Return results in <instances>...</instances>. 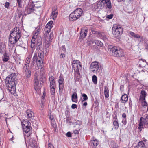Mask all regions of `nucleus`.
<instances>
[{"label": "nucleus", "mask_w": 148, "mask_h": 148, "mask_svg": "<svg viewBox=\"0 0 148 148\" xmlns=\"http://www.w3.org/2000/svg\"><path fill=\"white\" fill-rule=\"evenodd\" d=\"M122 123L124 125H126L127 124L126 118H123L122 119Z\"/></svg>", "instance_id": "603ef678"}, {"label": "nucleus", "mask_w": 148, "mask_h": 148, "mask_svg": "<svg viewBox=\"0 0 148 148\" xmlns=\"http://www.w3.org/2000/svg\"><path fill=\"white\" fill-rule=\"evenodd\" d=\"M79 61L78 60H75L73 61V62L72 63L73 65H74V64H77L80 63Z\"/></svg>", "instance_id": "5fc2aeb1"}, {"label": "nucleus", "mask_w": 148, "mask_h": 148, "mask_svg": "<svg viewBox=\"0 0 148 148\" xmlns=\"http://www.w3.org/2000/svg\"><path fill=\"white\" fill-rule=\"evenodd\" d=\"M51 42H48L47 41H44V45L46 47L48 48L50 45Z\"/></svg>", "instance_id": "a18cd8bd"}, {"label": "nucleus", "mask_w": 148, "mask_h": 148, "mask_svg": "<svg viewBox=\"0 0 148 148\" xmlns=\"http://www.w3.org/2000/svg\"><path fill=\"white\" fill-rule=\"evenodd\" d=\"M30 146L32 148H36L37 144L36 141L35 140H32L30 143Z\"/></svg>", "instance_id": "7c9ffc66"}, {"label": "nucleus", "mask_w": 148, "mask_h": 148, "mask_svg": "<svg viewBox=\"0 0 148 148\" xmlns=\"http://www.w3.org/2000/svg\"><path fill=\"white\" fill-rule=\"evenodd\" d=\"M48 36L52 40V39L53 38V33H50L49 35V36Z\"/></svg>", "instance_id": "4d7b16f0"}, {"label": "nucleus", "mask_w": 148, "mask_h": 148, "mask_svg": "<svg viewBox=\"0 0 148 148\" xmlns=\"http://www.w3.org/2000/svg\"><path fill=\"white\" fill-rule=\"evenodd\" d=\"M30 60V59L28 57L27 58L25 61V65L26 66H29Z\"/></svg>", "instance_id": "e433bc0d"}, {"label": "nucleus", "mask_w": 148, "mask_h": 148, "mask_svg": "<svg viewBox=\"0 0 148 148\" xmlns=\"http://www.w3.org/2000/svg\"><path fill=\"white\" fill-rule=\"evenodd\" d=\"M98 33V36H99L101 39H102L104 41H106L108 40V36H107L104 34V33L102 32H99Z\"/></svg>", "instance_id": "ddd939ff"}, {"label": "nucleus", "mask_w": 148, "mask_h": 148, "mask_svg": "<svg viewBox=\"0 0 148 148\" xmlns=\"http://www.w3.org/2000/svg\"><path fill=\"white\" fill-rule=\"evenodd\" d=\"M82 96L83 97V100L82 101H83L85 100H86L88 99V97L87 95L85 94H83L82 95Z\"/></svg>", "instance_id": "de8ad7c7"}, {"label": "nucleus", "mask_w": 148, "mask_h": 148, "mask_svg": "<svg viewBox=\"0 0 148 148\" xmlns=\"http://www.w3.org/2000/svg\"><path fill=\"white\" fill-rule=\"evenodd\" d=\"M38 58V57H37V54L35 53L32 60L31 63V66L33 67L34 66L35 62L37 61Z\"/></svg>", "instance_id": "5701e85b"}, {"label": "nucleus", "mask_w": 148, "mask_h": 148, "mask_svg": "<svg viewBox=\"0 0 148 148\" xmlns=\"http://www.w3.org/2000/svg\"><path fill=\"white\" fill-rule=\"evenodd\" d=\"M22 1L23 0H16L17 3L18 4V6L19 8H21L22 7Z\"/></svg>", "instance_id": "37998d69"}, {"label": "nucleus", "mask_w": 148, "mask_h": 148, "mask_svg": "<svg viewBox=\"0 0 148 148\" xmlns=\"http://www.w3.org/2000/svg\"><path fill=\"white\" fill-rule=\"evenodd\" d=\"M90 143L91 144H93L94 147H96L99 144L97 140L94 137H93L92 140L90 141Z\"/></svg>", "instance_id": "b1692460"}, {"label": "nucleus", "mask_w": 148, "mask_h": 148, "mask_svg": "<svg viewBox=\"0 0 148 148\" xmlns=\"http://www.w3.org/2000/svg\"><path fill=\"white\" fill-rule=\"evenodd\" d=\"M21 32L18 27H16L11 31L9 38V41L12 45L15 44L21 38Z\"/></svg>", "instance_id": "f03ea898"}, {"label": "nucleus", "mask_w": 148, "mask_h": 148, "mask_svg": "<svg viewBox=\"0 0 148 148\" xmlns=\"http://www.w3.org/2000/svg\"><path fill=\"white\" fill-rule=\"evenodd\" d=\"M72 66L75 71H79V70H80L82 69V66L80 63L74 64Z\"/></svg>", "instance_id": "412c9836"}, {"label": "nucleus", "mask_w": 148, "mask_h": 148, "mask_svg": "<svg viewBox=\"0 0 148 148\" xmlns=\"http://www.w3.org/2000/svg\"><path fill=\"white\" fill-rule=\"evenodd\" d=\"M35 39L32 37L31 41V47L33 49L34 48L35 46Z\"/></svg>", "instance_id": "473e14b6"}, {"label": "nucleus", "mask_w": 148, "mask_h": 148, "mask_svg": "<svg viewBox=\"0 0 148 148\" xmlns=\"http://www.w3.org/2000/svg\"><path fill=\"white\" fill-rule=\"evenodd\" d=\"M49 117L50 119V120H51V121H55L54 119V117L53 116H51V115H49Z\"/></svg>", "instance_id": "864d4df0"}, {"label": "nucleus", "mask_w": 148, "mask_h": 148, "mask_svg": "<svg viewBox=\"0 0 148 148\" xmlns=\"http://www.w3.org/2000/svg\"><path fill=\"white\" fill-rule=\"evenodd\" d=\"M26 113L28 118L31 121L34 116V112L30 110H28L26 111Z\"/></svg>", "instance_id": "f8f14e48"}, {"label": "nucleus", "mask_w": 148, "mask_h": 148, "mask_svg": "<svg viewBox=\"0 0 148 148\" xmlns=\"http://www.w3.org/2000/svg\"><path fill=\"white\" fill-rule=\"evenodd\" d=\"M142 109L145 112H147L148 111V104L145 100V101L142 100Z\"/></svg>", "instance_id": "dca6fc26"}, {"label": "nucleus", "mask_w": 148, "mask_h": 148, "mask_svg": "<svg viewBox=\"0 0 148 148\" xmlns=\"http://www.w3.org/2000/svg\"><path fill=\"white\" fill-rule=\"evenodd\" d=\"M128 100V97L127 95L124 94L121 96L120 101L121 103L125 105Z\"/></svg>", "instance_id": "4468645a"}, {"label": "nucleus", "mask_w": 148, "mask_h": 148, "mask_svg": "<svg viewBox=\"0 0 148 148\" xmlns=\"http://www.w3.org/2000/svg\"><path fill=\"white\" fill-rule=\"evenodd\" d=\"M69 18L70 21H75L79 18V16H77L75 14V12H73L70 14Z\"/></svg>", "instance_id": "9b49d317"}, {"label": "nucleus", "mask_w": 148, "mask_h": 148, "mask_svg": "<svg viewBox=\"0 0 148 148\" xmlns=\"http://www.w3.org/2000/svg\"><path fill=\"white\" fill-rule=\"evenodd\" d=\"M29 66H25L23 67V71L24 72H26L28 71H29V70L28 69Z\"/></svg>", "instance_id": "09e8293b"}, {"label": "nucleus", "mask_w": 148, "mask_h": 148, "mask_svg": "<svg viewBox=\"0 0 148 148\" xmlns=\"http://www.w3.org/2000/svg\"><path fill=\"white\" fill-rule=\"evenodd\" d=\"M99 69L98 63L96 61L92 63L90 66V70L93 73L97 72Z\"/></svg>", "instance_id": "6e6552de"}, {"label": "nucleus", "mask_w": 148, "mask_h": 148, "mask_svg": "<svg viewBox=\"0 0 148 148\" xmlns=\"http://www.w3.org/2000/svg\"><path fill=\"white\" fill-rule=\"evenodd\" d=\"M48 148H54L53 145L51 143H49L48 145Z\"/></svg>", "instance_id": "052dcab7"}, {"label": "nucleus", "mask_w": 148, "mask_h": 148, "mask_svg": "<svg viewBox=\"0 0 148 148\" xmlns=\"http://www.w3.org/2000/svg\"><path fill=\"white\" fill-rule=\"evenodd\" d=\"M56 86H50V92L52 95H54L55 93V88Z\"/></svg>", "instance_id": "72a5a7b5"}, {"label": "nucleus", "mask_w": 148, "mask_h": 148, "mask_svg": "<svg viewBox=\"0 0 148 148\" xmlns=\"http://www.w3.org/2000/svg\"><path fill=\"white\" fill-rule=\"evenodd\" d=\"M16 73H12L8 75L6 78L5 83L7 89L12 94H14L15 92V86L17 84L16 78Z\"/></svg>", "instance_id": "f257e3e1"}, {"label": "nucleus", "mask_w": 148, "mask_h": 148, "mask_svg": "<svg viewBox=\"0 0 148 148\" xmlns=\"http://www.w3.org/2000/svg\"><path fill=\"white\" fill-rule=\"evenodd\" d=\"M71 99L73 102L75 103L77 102V96L76 92H74L72 94L71 96Z\"/></svg>", "instance_id": "393cba45"}, {"label": "nucleus", "mask_w": 148, "mask_h": 148, "mask_svg": "<svg viewBox=\"0 0 148 148\" xmlns=\"http://www.w3.org/2000/svg\"><path fill=\"white\" fill-rule=\"evenodd\" d=\"M44 53L43 51L40 50L38 53V57L39 58H43L44 57Z\"/></svg>", "instance_id": "c9c22d12"}, {"label": "nucleus", "mask_w": 148, "mask_h": 148, "mask_svg": "<svg viewBox=\"0 0 148 148\" xmlns=\"http://www.w3.org/2000/svg\"><path fill=\"white\" fill-rule=\"evenodd\" d=\"M49 80L50 82V86H56V81L53 76L50 77Z\"/></svg>", "instance_id": "6ab92c4d"}, {"label": "nucleus", "mask_w": 148, "mask_h": 148, "mask_svg": "<svg viewBox=\"0 0 148 148\" xmlns=\"http://www.w3.org/2000/svg\"><path fill=\"white\" fill-rule=\"evenodd\" d=\"M43 60V58H38L37 60V64L38 62H40L42 60Z\"/></svg>", "instance_id": "e2e57ef3"}, {"label": "nucleus", "mask_w": 148, "mask_h": 148, "mask_svg": "<svg viewBox=\"0 0 148 148\" xmlns=\"http://www.w3.org/2000/svg\"><path fill=\"white\" fill-rule=\"evenodd\" d=\"M113 17V15L112 14H111L110 15H107L106 17V18L109 19H111Z\"/></svg>", "instance_id": "6e6d98bb"}, {"label": "nucleus", "mask_w": 148, "mask_h": 148, "mask_svg": "<svg viewBox=\"0 0 148 148\" xmlns=\"http://www.w3.org/2000/svg\"><path fill=\"white\" fill-rule=\"evenodd\" d=\"M110 145L113 148H117L118 147L117 144L114 141H112L111 142Z\"/></svg>", "instance_id": "a19ab883"}, {"label": "nucleus", "mask_w": 148, "mask_h": 148, "mask_svg": "<svg viewBox=\"0 0 148 148\" xmlns=\"http://www.w3.org/2000/svg\"><path fill=\"white\" fill-rule=\"evenodd\" d=\"M138 145L142 148H143L145 146L144 143L143 141H140L138 143Z\"/></svg>", "instance_id": "49530a36"}, {"label": "nucleus", "mask_w": 148, "mask_h": 148, "mask_svg": "<svg viewBox=\"0 0 148 148\" xmlns=\"http://www.w3.org/2000/svg\"><path fill=\"white\" fill-rule=\"evenodd\" d=\"M109 91L108 87L107 86H105L104 87V93L105 97L106 98H108L109 97Z\"/></svg>", "instance_id": "c85d7f7f"}, {"label": "nucleus", "mask_w": 148, "mask_h": 148, "mask_svg": "<svg viewBox=\"0 0 148 148\" xmlns=\"http://www.w3.org/2000/svg\"><path fill=\"white\" fill-rule=\"evenodd\" d=\"M113 125L115 129H117L119 127L118 122L116 120L114 121L113 123Z\"/></svg>", "instance_id": "4c0bfd02"}, {"label": "nucleus", "mask_w": 148, "mask_h": 148, "mask_svg": "<svg viewBox=\"0 0 148 148\" xmlns=\"http://www.w3.org/2000/svg\"><path fill=\"white\" fill-rule=\"evenodd\" d=\"M105 4L104 3L100 0L97 3V8H96L101 9L103 8Z\"/></svg>", "instance_id": "bb28decb"}, {"label": "nucleus", "mask_w": 148, "mask_h": 148, "mask_svg": "<svg viewBox=\"0 0 148 148\" xmlns=\"http://www.w3.org/2000/svg\"><path fill=\"white\" fill-rule=\"evenodd\" d=\"M75 14L77 15V16H79L80 18L82 16L83 11L80 8H78L75 10L74 11Z\"/></svg>", "instance_id": "2eb2a0df"}, {"label": "nucleus", "mask_w": 148, "mask_h": 148, "mask_svg": "<svg viewBox=\"0 0 148 148\" xmlns=\"http://www.w3.org/2000/svg\"><path fill=\"white\" fill-rule=\"evenodd\" d=\"M21 123L24 132V136H26L27 137L29 136L32 132L30 122L24 121Z\"/></svg>", "instance_id": "7ed1b4c3"}, {"label": "nucleus", "mask_w": 148, "mask_h": 148, "mask_svg": "<svg viewBox=\"0 0 148 148\" xmlns=\"http://www.w3.org/2000/svg\"><path fill=\"white\" fill-rule=\"evenodd\" d=\"M140 94V99L141 100L145 101V97L147 95V93L146 92L145 90H142L141 91Z\"/></svg>", "instance_id": "f3484780"}, {"label": "nucleus", "mask_w": 148, "mask_h": 148, "mask_svg": "<svg viewBox=\"0 0 148 148\" xmlns=\"http://www.w3.org/2000/svg\"><path fill=\"white\" fill-rule=\"evenodd\" d=\"M38 71L35 72L34 75L35 78L34 79V88L35 90L38 92L40 91V90L42 87L41 83L39 82V76L37 73H38Z\"/></svg>", "instance_id": "39448f33"}, {"label": "nucleus", "mask_w": 148, "mask_h": 148, "mask_svg": "<svg viewBox=\"0 0 148 148\" xmlns=\"http://www.w3.org/2000/svg\"><path fill=\"white\" fill-rule=\"evenodd\" d=\"M110 51L113 55L116 57H121L124 55L123 50L119 47L111 46L110 47Z\"/></svg>", "instance_id": "20e7f679"}, {"label": "nucleus", "mask_w": 148, "mask_h": 148, "mask_svg": "<svg viewBox=\"0 0 148 148\" xmlns=\"http://www.w3.org/2000/svg\"><path fill=\"white\" fill-rule=\"evenodd\" d=\"M66 135L68 137H71V133L70 132H68L66 134Z\"/></svg>", "instance_id": "bf43d9fd"}, {"label": "nucleus", "mask_w": 148, "mask_h": 148, "mask_svg": "<svg viewBox=\"0 0 148 148\" xmlns=\"http://www.w3.org/2000/svg\"><path fill=\"white\" fill-rule=\"evenodd\" d=\"M77 105L76 104H73L71 106V108L73 109H75V108H76L77 107Z\"/></svg>", "instance_id": "680f3d73"}, {"label": "nucleus", "mask_w": 148, "mask_h": 148, "mask_svg": "<svg viewBox=\"0 0 148 148\" xmlns=\"http://www.w3.org/2000/svg\"><path fill=\"white\" fill-rule=\"evenodd\" d=\"M138 129L141 131L144 127H148V116H147L145 118L141 117L140 118L138 124Z\"/></svg>", "instance_id": "423d86ee"}, {"label": "nucleus", "mask_w": 148, "mask_h": 148, "mask_svg": "<svg viewBox=\"0 0 148 148\" xmlns=\"http://www.w3.org/2000/svg\"><path fill=\"white\" fill-rule=\"evenodd\" d=\"M92 80L94 83L96 84L97 83V77L95 75H94L92 76Z\"/></svg>", "instance_id": "79ce46f5"}, {"label": "nucleus", "mask_w": 148, "mask_h": 148, "mask_svg": "<svg viewBox=\"0 0 148 148\" xmlns=\"http://www.w3.org/2000/svg\"><path fill=\"white\" fill-rule=\"evenodd\" d=\"M39 32H35L34 34V36L32 37L33 38H36L37 37V36L38 35V34Z\"/></svg>", "instance_id": "13d9d810"}, {"label": "nucleus", "mask_w": 148, "mask_h": 148, "mask_svg": "<svg viewBox=\"0 0 148 148\" xmlns=\"http://www.w3.org/2000/svg\"><path fill=\"white\" fill-rule=\"evenodd\" d=\"M88 32L87 29H82L80 33V36L82 39L84 38L86 36Z\"/></svg>", "instance_id": "a211bd4d"}, {"label": "nucleus", "mask_w": 148, "mask_h": 148, "mask_svg": "<svg viewBox=\"0 0 148 148\" xmlns=\"http://www.w3.org/2000/svg\"><path fill=\"white\" fill-rule=\"evenodd\" d=\"M36 71H38V72H39V71H36ZM39 73V72H38V73H37L38 75L39 76V79L40 81H42V80L43 79V78L45 77L44 72L43 70L41 69L40 70V75H38Z\"/></svg>", "instance_id": "aec40b11"}, {"label": "nucleus", "mask_w": 148, "mask_h": 148, "mask_svg": "<svg viewBox=\"0 0 148 148\" xmlns=\"http://www.w3.org/2000/svg\"><path fill=\"white\" fill-rule=\"evenodd\" d=\"M48 35V34H44L43 36L44 41L51 42V40L49 37Z\"/></svg>", "instance_id": "2f4dec72"}, {"label": "nucleus", "mask_w": 148, "mask_h": 148, "mask_svg": "<svg viewBox=\"0 0 148 148\" xmlns=\"http://www.w3.org/2000/svg\"><path fill=\"white\" fill-rule=\"evenodd\" d=\"M33 5H32V7L31 8L27 7L26 8L25 10V13H26L27 14H29L31 12H33L34 11V7Z\"/></svg>", "instance_id": "4be33fe9"}, {"label": "nucleus", "mask_w": 148, "mask_h": 148, "mask_svg": "<svg viewBox=\"0 0 148 148\" xmlns=\"http://www.w3.org/2000/svg\"><path fill=\"white\" fill-rule=\"evenodd\" d=\"M63 80H61V79L59 80L58 82H59V85H63L62 83H63Z\"/></svg>", "instance_id": "774afa93"}, {"label": "nucleus", "mask_w": 148, "mask_h": 148, "mask_svg": "<svg viewBox=\"0 0 148 148\" xmlns=\"http://www.w3.org/2000/svg\"><path fill=\"white\" fill-rule=\"evenodd\" d=\"M9 2H6L5 4V8H8L9 7Z\"/></svg>", "instance_id": "0e129e2a"}, {"label": "nucleus", "mask_w": 148, "mask_h": 148, "mask_svg": "<svg viewBox=\"0 0 148 148\" xmlns=\"http://www.w3.org/2000/svg\"><path fill=\"white\" fill-rule=\"evenodd\" d=\"M112 30L113 34L116 37L121 34L123 32V29L120 25H114Z\"/></svg>", "instance_id": "0eeeda50"}, {"label": "nucleus", "mask_w": 148, "mask_h": 148, "mask_svg": "<svg viewBox=\"0 0 148 148\" xmlns=\"http://www.w3.org/2000/svg\"><path fill=\"white\" fill-rule=\"evenodd\" d=\"M53 21H50L46 24L44 28V30L45 32L44 34H48L50 32L52 28L51 25Z\"/></svg>", "instance_id": "1a4fd4ad"}, {"label": "nucleus", "mask_w": 148, "mask_h": 148, "mask_svg": "<svg viewBox=\"0 0 148 148\" xmlns=\"http://www.w3.org/2000/svg\"><path fill=\"white\" fill-rule=\"evenodd\" d=\"M105 4H106L107 7L109 9H110L112 8L111 3L110 0H108L106 2Z\"/></svg>", "instance_id": "f704fd0d"}, {"label": "nucleus", "mask_w": 148, "mask_h": 148, "mask_svg": "<svg viewBox=\"0 0 148 148\" xmlns=\"http://www.w3.org/2000/svg\"><path fill=\"white\" fill-rule=\"evenodd\" d=\"M2 60L4 62H7L9 60V56L7 55V53L5 52L4 55L3 57H2Z\"/></svg>", "instance_id": "cd10ccee"}, {"label": "nucleus", "mask_w": 148, "mask_h": 148, "mask_svg": "<svg viewBox=\"0 0 148 148\" xmlns=\"http://www.w3.org/2000/svg\"><path fill=\"white\" fill-rule=\"evenodd\" d=\"M80 73L79 71H75L74 73V80H75V82L78 81L80 78Z\"/></svg>", "instance_id": "a878e982"}, {"label": "nucleus", "mask_w": 148, "mask_h": 148, "mask_svg": "<svg viewBox=\"0 0 148 148\" xmlns=\"http://www.w3.org/2000/svg\"><path fill=\"white\" fill-rule=\"evenodd\" d=\"M82 124L81 122L79 121L78 122H76L75 123V125H78L79 127H80L81 125H82Z\"/></svg>", "instance_id": "338daca9"}, {"label": "nucleus", "mask_w": 148, "mask_h": 148, "mask_svg": "<svg viewBox=\"0 0 148 148\" xmlns=\"http://www.w3.org/2000/svg\"><path fill=\"white\" fill-rule=\"evenodd\" d=\"M51 125L52 127L54 128L56 126L55 123V121H51Z\"/></svg>", "instance_id": "69168bd1"}, {"label": "nucleus", "mask_w": 148, "mask_h": 148, "mask_svg": "<svg viewBox=\"0 0 148 148\" xmlns=\"http://www.w3.org/2000/svg\"><path fill=\"white\" fill-rule=\"evenodd\" d=\"M25 76L27 78H29L31 76V72L30 70L25 72Z\"/></svg>", "instance_id": "c03bdc74"}, {"label": "nucleus", "mask_w": 148, "mask_h": 148, "mask_svg": "<svg viewBox=\"0 0 148 148\" xmlns=\"http://www.w3.org/2000/svg\"><path fill=\"white\" fill-rule=\"evenodd\" d=\"M71 118L69 117H67L66 118V123H70Z\"/></svg>", "instance_id": "8fccbe9b"}, {"label": "nucleus", "mask_w": 148, "mask_h": 148, "mask_svg": "<svg viewBox=\"0 0 148 148\" xmlns=\"http://www.w3.org/2000/svg\"><path fill=\"white\" fill-rule=\"evenodd\" d=\"M37 65L39 69H41L43 65V60H42L39 62H38Z\"/></svg>", "instance_id": "58836bf2"}, {"label": "nucleus", "mask_w": 148, "mask_h": 148, "mask_svg": "<svg viewBox=\"0 0 148 148\" xmlns=\"http://www.w3.org/2000/svg\"><path fill=\"white\" fill-rule=\"evenodd\" d=\"M130 35L132 36V37H134L135 38H142V37H141L139 35L137 34H136L134 32H130Z\"/></svg>", "instance_id": "c756f323"}, {"label": "nucleus", "mask_w": 148, "mask_h": 148, "mask_svg": "<svg viewBox=\"0 0 148 148\" xmlns=\"http://www.w3.org/2000/svg\"><path fill=\"white\" fill-rule=\"evenodd\" d=\"M58 11L56 7H54L52 9L51 13V18L54 20H56L58 15Z\"/></svg>", "instance_id": "9d476101"}, {"label": "nucleus", "mask_w": 148, "mask_h": 148, "mask_svg": "<svg viewBox=\"0 0 148 148\" xmlns=\"http://www.w3.org/2000/svg\"><path fill=\"white\" fill-rule=\"evenodd\" d=\"M79 127L77 129V130H76L75 129L73 131V132L75 134H78L79 133Z\"/></svg>", "instance_id": "3c124183"}, {"label": "nucleus", "mask_w": 148, "mask_h": 148, "mask_svg": "<svg viewBox=\"0 0 148 148\" xmlns=\"http://www.w3.org/2000/svg\"><path fill=\"white\" fill-rule=\"evenodd\" d=\"M95 43L98 45L99 46L102 47L103 45V43L100 41L98 40H95Z\"/></svg>", "instance_id": "ea45409f"}]
</instances>
